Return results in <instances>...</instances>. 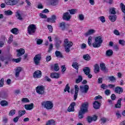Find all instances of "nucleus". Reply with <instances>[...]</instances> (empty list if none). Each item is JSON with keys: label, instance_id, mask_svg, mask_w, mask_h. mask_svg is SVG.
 Here are the masks:
<instances>
[{"label": "nucleus", "instance_id": "1", "mask_svg": "<svg viewBox=\"0 0 125 125\" xmlns=\"http://www.w3.org/2000/svg\"><path fill=\"white\" fill-rule=\"evenodd\" d=\"M88 105L89 104L88 102H85L82 104L81 107H80V110L78 114L79 119H83L85 113L88 112Z\"/></svg>", "mask_w": 125, "mask_h": 125}, {"label": "nucleus", "instance_id": "2", "mask_svg": "<svg viewBox=\"0 0 125 125\" xmlns=\"http://www.w3.org/2000/svg\"><path fill=\"white\" fill-rule=\"evenodd\" d=\"M102 42H103V40H102V37L98 36L95 38V42H94L92 43V45L93 47H94L95 48H97L101 46V44H102Z\"/></svg>", "mask_w": 125, "mask_h": 125}, {"label": "nucleus", "instance_id": "3", "mask_svg": "<svg viewBox=\"0 0 125 125\" xmlns=\"http://www.w3.org/2000/svg\"><path fill=\"white\" fill-rule=\"evenodd\" d=\"M41 105L46 110H51L53 108V103L50 101H44L41 103Z\"/></svg>", "mask_w": 125, "mask_h": 125}, {"label": "nucleus", "instance_id": "4", "mask_svg": "<svg viewBox=\"0 0 125 125\" xmlns=\"http://www.w3.org/2000/svg\"><path fill=\"white\" fill-rule=\"evenodd\" d=\"M64 47L65 49V51L67 52V53H69L70 52V48L72 47L73 46V42H69V39H66L64 41Z\"/></svg>", "mask_w": 125, "mask_h": 125}, {"label": "nucleus", "instance_id": "5", "mask_svg": "<svg viewBox=\"0 0 125 125\" xmlns=\"http://www.w3.org/2000/svg\"><path fill=\"white\" fill-rule=\"evenodd\" d=\"M37 30V27H36V25L35 24H30L27 27V33L29 35H35V33H36V30Z\"/></svg>", "mask_w": 125, "mask_h": 125}, {"label": "nucleus", "instance_id": "6", "mask_svg": "<svg viewBox=\"0 0 125 125\" xmlns=\"http://www.w3.org/2000/svg\"><path fill=\"white\" fill-rule=\"evenodd\" d=\"M41 60H42V55H41L40 54H38L35 55V56L33 59V61L36 66H39V65H40Z\"/></svg>", "mask_w": 125, "mask_h": 125}, {"label": "nucleus", "instance_id": "7", "mask_svg": "<svg viewBox=\"0 0 125 125\" xmlns=\"http://www.w3.org/2000/svg\"><path fill=\"white\" fill-rule=\"evenodd\" d=\"M45 89L44 86L43 85H38L36 88V92L38 93V94H41L42 95L43 93H44V90Z\"/></svg>", "mask_w": 125, "mask_h": 125}, {"label": "nucleus", "instance_id": "8", "mask_svg": "<svg viewBox=\"0 0 125 125\" xmlns=\"http://www.w3.org/2000/svg\"><path fill=\"white\" fill-rule=\"evenodd\" d=\"M80 91L82 93H84V94L87 93L88 90L89 89V86L88 85H84L80 86Z\"/></svg>", "mask_w": 125, "mask_h": 125}, {"label": "nucleus", "instance_id": "9", "mask_svg": "<svg viewBox=\"0 0 125 125\" xmlns=\"http://www.w3.org/2000/svg\"><path fill=\"white\" fill-rule=\"evenodd\" d=\"M22 72V67L20 66L17 67L15 69V76L16 78H19L20 73Z\"/></svg>", "mask_w": 125, "mask_h": 125}, {"label": "nucleus", "instance_id": "10", "mask_svg": "<svg viewBox=\"0 0 125 125\" xmlns=\"http://www.w3.org/2000/svg\"><path fill=\"white\" fill-rule=\"evenodd\" d=\"M55 46L57 49H58L59 47H60V44L62 43V41L57 38V37H56L55 38Z\"/></svg>", "mask_w": 125, "mask_h": 125}, {"label": "nucleus", "instance_id": "11", "mask_svg": "<svg viewBox=\"0 0 125 125\" xmlns=\"http://www.w3.org/2000/svg\"><path fill=\"white\" fill-rule=\"evenodd\" d=\"M75 106H76V103H71L67 109L68 112H75Z\"/></svg>", "mask_w": 125, "mask_h": 125}, {"label": "nucleus", "instance_id": "12", "mask_svg": "<svg viewBox=\"0 0 125 125\" xmlns=\"http://www.w3.org/2000/svg\"><path fill=\"white\" fill-rule=\"evenodd\" d=\"M42 73L41 70H37L33 73V77H34L35 79H39L42 77Z\"/></svg>", "mask_w": 125, "mask_h": 125}, {"label": "nucleus", "instance_id": "13", "mask_svg": "<svg viewBox=\"0 0 125 125\" xmlns=\"http://www.w3.org/2000/svg\"><path fill=\"white\" fill-rule=\"evenodd\" d=\"M75 89V94L74 95V100H77V98H78V93H79V90H80V88L78 85H75L74 86Z\"/></svg>", "mask_w": 125, "mask_h": 125}, {"label": "nucleus", "instance_id": "14", "mask_svg": "<svg viewBox=\"0 0 125 125\" xmlns=\"http://www.w3.org/2000/svg\"><path fill=\"white\" fill-rule=\"evenodd\" d=\"M62 19L66 21H69V20L71 19V15H70L68 12L63 13Z\"/></svg>", "mask_w": 125, "mask_h": 125}, {"label": "nucleus", "instance_id": "15", "mask_svg": "<svg viewBox=\"0 0 125 125\" xmlns=\"http://www.w3.org/2000/svg\"><path fill=\"white\" fill-rule=\"evenodd\" d=\"M20 0H9L7 2V5H16L19 2Z\"/></svg>", "mask_w": 125, "mask_h": 125}, {"label": "nucleus", "instance_id": "16", "mask_svg": "<svg viewBox=\"0 0 125 125\" xmlns=\"http://www.w3.org/2000/svg\"><path fill=\"white\" fill-rule=\"evenodd\" d=\"M97 120V116L96 115L93 116V117L88 116L87 118V121L88 123H91V122Z\"/></svg>", "mask_w": 125, "mask_h": 125}, {"label": "nucleus", "instance_id": "17", "mask_svg": "<svg viewBox=\"0 0 125 125\" xmlns=\"http://www.w3.org/2000/svg\"><path fill=\"white\" fill-rule=\"evenodd\" d=\"M17 52H18L17 54V57H20V56H22V55L25 54V50L23 48H21L20 49L17 50Z\"/></svg>", "mask_w": 125, "mask_h": 125}, {"label": "nucleus", "instance_id": "18", "mask_svg": "<svg viewBox=\"0 0 125 125\" xmlns=\"http://www.w3.org/2000/svg\"><path fill=\"white\" fill-rule=\"evenodd\" d=\"M100 66L101 68V70L104 72V73H107L108 69L106 68V66H105V63L102 62L100 64Z\"/></svg>", "mask_w": 125, "mask_h": 125}, {"label": "nucleus", "instance_id": "19", "mask_svg": "<svg viewBox=\"0 0 125 125\" xmlns=\"http://www.w3.org/2000/svg\"><path fill=\"white\" fill-rule=\"evenodd\" d=\"M56 21V16L53 15L51 18H49L47 20V22H49L50 23H55Z\"/></svg>", "mask_w": 125, "mask_h": 125}, {"label": "nucleus", "instance_id": "20", "mask_svg": "<svg viewBox=\"0 0 125 125\" xmlns=\"http://www.w3.org/2000/svg\"><path fill=\"white\" fill-rule=\"evenodd\" d=\"M115 92L116 93H118L119 94H121V93H123L124 92V89L120 86H116L115 88Z\"/></svg>", "mask_w": 125, "mask_h": 125}, {"label": "nucleus", "instance_id": "21", "mask_svg": "<svg viewBox=\"0 0 125 125\" xmlns=\"http://www.w3.org/2000/svg\"><path fill=\"white\" fill-rule=\"evenodd\" d=\"M50 77L52 79H59V78H60V74L56 72L51 73L50 74Z\"/></svg>", "mask_w": 125, "mask_h": 125}, {"label": "nucleus", "instance_id": "22", "mask_svg": "<svg viewBox=\"0 0 125 125\" xmlns=\"http://www.w3.org/2000/svg\"><path fill=\"white\" fill-rule=\"evenodd\" d=\"M96 31L94 29H89L88 31L84 33L85 37H88V36H90V35H93L94 33H95Z\"/></svg>", "mask_w": 125, "mask_h": 125}, {"label": "nucleus", "instance_id": "23", "mask_svg": "<svg viewBox=\"0 0 125 125\" xmlns=\"http://www.w3.org/2000/svg\"><path fill=\"white\" fill-rule=\"evenodd\" d=\"M100 103H99L97 101H95L93 104V107L94 109H96V110H98L99 108H100Z\"/></svg>", "mask_w": 125, "mask_h": 125}, {"label": "nucleus", "instance_id": "24", "mask_svg": "<svg viewBox=\"0 0 125 125\" xmlns=\"http://www.w3.org/2000/svg\"><path fill=\"white\" fill-rule=\"evenodd\" d=\"M94 72L95 74H98L99 73V71H100V68L99 67V64H95L94 66Z\"/></svg>", "mask_w": 125, "mask_h": 125}, {"label": "nucleus", "instance_id": "25", "mask_svg": "<svg viewBox=\"0 0 125 125\" xmlns=\"http://www.w3.org/2000/svg\"><path fill=\"white\" fill-rule=\"evenodd\" d=\"M24 108L25 109H26V110H32V109L34 108V104L31 103V104H25L24 105Z\"/></svg>", "mask_w": 125, "mask_h": 125}, {"label": "nucleus", "instance_id": "26", "mask_svg": "<svg viewBox=\"0 0 125 125\" xmlns=\"http://www.w3.org/2000/svg\"><path fill=\"white\" fill-rule=\"evenodd\" d=\"M83 72H84L86 76H87V75H89V74H90V68L88 67H85L83 69Z\"/></svg>", "mask_w": 125, "mask_h": 125}, {"label": "nucleus", "instance_id": "27", "mask_svg": "<svg viewBox=\"0 0 125 125\" xmlns=\"http://www.w3.org/2000/svg\"><path fill=\"white\" fill-rule=\"evenodd\" d=\"M122 100H123L122 98L119 99V100L117 101V104L115 105V108H121L122 106Z\"/></svg>", "mask_w": 125, "mask_h": 125}, {"label": "nucleus", "instance_id": "28", "mask_svg": "<svg viewBox=\"0 0 125 125\" xmlns=\"http://www.w3.org/2000/svg\"><path fill=\"white\" fill-rule=\"evenodd\" d=\"M108 19L111 22H115V21L117 20V15H114L112 16H109Z\"/></svg>", "mask_w": 125, "mask_h": 125}, {"label": "nucleus", "instance_id": "29", "mask_svg": "<svg viewBox=\"0 0 125 125\" xmlns=\"http://www.w3.org/2000/svg\"><path fill=\"white\" fill-rule=\"evenodd\" d=\"M55 54L56 57H59V58H63V55L61 53V51H56L55 52Z\"/></svg>", "mask_w": 125, "mask_h": 125}, {"label": "nucleus", "instance_id": "30", "mask_svg": "<svg viewBox=\"0 0 125 125\" xmlns=\"http://www.w3.org/2000/svg\"><path fill=\"white\" fill-rule=\"evenodd\" d=\"M113 53H114V52H113V50L108 49V50H106L105 54H106V56L110 57V56H112V55H113Z\"/></svg>", "mask_w": 125, "mask_h": 125}, {"label": "nucleus", "instance_id": "31", "mask_svg": "<svg viewBox=\"0 0 125 125\" xmlns=\"http://www.w3.org/2000/svg\"><path fill=\"white\" fill-rule=\"evenodd\" d=\"M83 59H84V60H86V61H89V60L91 59V57H90L88 54H86L83 55Z\"/></svg>", "mask_w": 125, "mask_h": 125}, {"label": "nucleus", "instance_id": "32", "mask_svg": "<svg viewBox=\"0 0 125 125\" xmlns=\"http://www.w3.org/2000/svg\"><path fill=\"white\" fill-rule=\"evenodd\" d=\"M60 27L62 31H65L66 30V23L62 22L60 24Z\"/></svg>", "mask_w": 125, "mask_h": 125}, {"label": "nucleus", "instance_id": "33", "mask_svg": "<svg viewBox=\"0 0 125 125\" xmlns=\"http://www.w3.org/2000/svg\"><path fill=\"white\" fill-rule=\"evenodd\" d=\"M0 104L1 106L4 107V106H8V102L5 100H2L0 102Z\"/></svg>", "mask_w": 125, "mask_h": 125}, {"label": "nucleus", "instance_id": "34", "mask_svg": "<svg viewBox=\"0 0 125 125\" xmlns=\"http://www.w3.org/2000/svg\"><path fill=\"white\" fill-rule=\"evenodd\" d=\"M11 33L14 34V35H18L19 31H18V29L17 28H14L11 30Z\"/></svg>", "mask_w": 125, "mask_h": 125}, {"label": "nucleus", "instance_id": "35", "mask_svg": "<svg viewBox=\"0 0 125 125\" xmlns=\"http://www.w3.org/2000/svg\"><path fill=\"white\" fill-rule=\"evenodd\" d=\"M73 68L76 69V70H79V63L77 62H73L72 65Z\"/></svg>", "mask_w": 125, "mask_h": 125}, {"label": "nucleus", "instance_id": "36", "mask_svg": "<svg viewBox=\"0 0 125 125\" xmlns=\"http://www.w3.org/2000/svg\"><path fill=\"white\" fill-rule=\"evenodd\" d=\"M46 125H55V121L50 120L46 123Z\"/></svg>", "mask_w": 125, "mask_h": 125}, {"label": "nucleus", "instance_id": "37", "mask_svg": "<svg viewBox=\"0 0 125 125\" xmlns=\"http://www.w3.org/2000/svg\"><path fill=\"white\" fill-rule=\"evenodd\" d=\"M82 81H83V76H82V75H79L78 79L76 80V83H81V82H82Z\"/></svg>", "mask_w": 125, "mask_h": 125}, {"label": "nucleus", "instance_id": "38", "mask_svg": "<svg viewBox=\"0 0 125 125\" xmlns=\"http://www.w3.org/2000/svg\"><path fill=\"white\" fill-rule=\"evenodd\" d=\"M4 13L7 16H9L10 15H12V14H13V12H12V11L11 10L5 11Z\"/></svg>", "mask_w": 125, "mask_h": 125}, {"label": "nucleus", "instance_id": "39", "mask_svg": "<svg viewBox=\"0 0 125 125\" xmlns=\"http://www.w3.org/2000/svg\"><path fill=\"white\" fill-rule=\"evenodd\" d=\"M26 114V110H19V117L21 118V116L25 115Z\"/></svg>", "mask_w": 125, "mask_h": 125}, {"label": "nucleus", "instance_id": "40", "mask_svg": "<svg viewBox=\"0 0 125 125\" xmlns=\"http://www.w3.org/2000/svg\"><path fill=\"white\" fill-rule=\"evenodd\" d=\"M120 8L121 9V10L123 13L125 15V5L123 3H120Z\"/></svg>", "mask_w": 125, "mask_h": 125}, {"label": "nucleus", "instance_id": "41", "mask_svg": "<svg viewBox=\"0 0 125 125\" xmlns=\"http://www.w3.org/2000/svg\"><path fill=\"white\" fill-rule=\"evenodd\" d=\"M15 113H16V110L15 109H12L10 111L9 113V116H10L11 117H13L15 115Z\"/></svg>", "mask_w": 125, "mask_h": 125}, {"label": "nucleus", "instance_id": "42", "mask_svg": "<svg viewBox=\"0 0 125 125\" xmlns=\"http://www.w3.org/2000/svg\"><path fill=\"white\" fill-rule=\"evenodd\" d=\"M60 69V67H59V65H58V63H55L54 67V70L55 71V72H58Z\"/></svg>", "mask_w": 125, "mask_h": 125}, {"label": "nucleus", "instance_id": "43", "mask_svg": "<svg viewBox=\"0 0 125 125\" xmlns=\"http://www.w3.org/2000/svg\"><path fill=\"white\" fill-rule=\"evenodd\" d=\"M16 17L19 20H23L22 16H21V14H20L18 12H16Z\"/></svg>", "mask_w": 125, "mask_h": 125}, {"label": "nucleus", "instance_id": "44", "mask_svg": "<svg viewBox=\"0 0 125 125\" xmlns=\"http://www.w3.org/2000/svg\"><path fill=\"white\" fill-rule=\"evenodd\" d=\"M109 13L110 14H113L114 15H115V14H116L117 13L115 8H110L109 9Z\"/></svg>", "mask_w": 125, "mask_h": 125}, {"label": "nucleus", "instance_id": "45", "mask_svg": "<svg viewBox=\"0 0 125 125\" xmlns=\"http://www.w3.org/2000/svg\"><path fill=\"white\" fill-rule=\"evenodd\" d=\"M91 42H92V36H89L88 38V44L89 46H91L92 45Z\"/></svg>", "mask_w": 125, "mask_h": 125}, {"label": "nucleus", "instance_id": "46", "mask_svg": "<svg viewBox=\"0 0 125 125\" xmlns=\"http://www.w3.org/2000/svg\"><path fill=\"white\" fill-rule=\"evenodd\" d=\"M64 92H68L70 93V86H69V84H67L65 86V88L64 89Z\"/></svg>", "mask_w": 125, "mask_h": 125}, {"label": "nucleus", "instance_id": "47", "mask_svg": "<svg viewBox=\"0 0 125 125\" xmlns=\"http://www.w3.org/2000/svg\"><path fill=\"white\" fill-rule=\"evenodd\" d=\"M108 79L110 82H112V83L116 82V78L113 76L108 77Z\"/></svg>", "mask_w": 125, "mask_h": 125}, {"label": "nucleus", "instance_id": "48", "mask_svg": "<svg viewBox=\"0 0 125 125\" xmlns=\"http://www.w3.org/2000/svg\"><path fill=\"white\" fill-rule=\"evenodd\" d=\"M0 97L3 99H5L7 97V94L5 93H2L0 95Z\"/></svg>", "mask_w": 125, "mask_h": 125}, {"label": "nucleus", "instance_id": "49", "mask_svg": "<svg viewBox=\"0 0 125 125\" xmlns=\"http://www.w3.org/2000/svg\"><path fill=\"white\" fill-rule=\"evenodd\" d=\"M21 59H22V58L20 57L18 59H13L12 60V61H13V62H15L16 63H19V62L21 61Z\"/></svg>", "mask_w": 125, "mask_h": 125}, {"label": "nucleus", "instance_id": "50", "mask_svg": "<svg viewBox=\"0 0 125 125\" xmlns=\"http://www.w3.org/2000/svg\"><path fill=\"white\" fill-rule=\"evenodd\" d=\"M77 11H78V10L76 9H72L69 10V12L70 14H75V13H77Z\"/></svg>", "mask_w": 125, "mask_h": 125}, {"label": "nucleus", "instance_id": "51", "mask_svg": "<svg viewBox=\"0 0 125 125\" xmlns=\"http://www.w3.org/2000/svg\"><path fill=\"white\" fill-rule=\"evenodd\" d=\"M99 19L100 20V21H101L102 23H105V22H106V20H105V17L104 16L99 17Z\"/></svg>", "mask_w": 125, "mask_h": 125}, {"label": "nucleus", "instance_id": "52", "mask_svg": "<svg viewBox=\"0 0 125 125\" xmlns=\"http://www.w3.org/2000/svg\"><path fill=\"white\" fill-rule=\"evenodd\" d=\"M78 18L81 21H83L84 20V16H83V14H80L79 15Z\"/></svg>", "mask_w": 125, "mask_h": 125}, {"label": "nucleus", "instance_id": "53", "mask_svg": "<svg viewBox=\"0 0 125 125\" xmlns=\"http://www.w3.org/2000/svg\"><path fill=\"white\" fill-rule=\"evenodd\" d=\"M21 102H23V103H27L28 102H30V101L28 98H23L21 99Z\"/></svg>", "mask_w": 125, "mask_h": 125}, {"label": "nucleus", "instance_id": "54", "mask_svg": "<svg viewBox=\"0 0 125 125\" xmlns=\"http://www.w3.org/2000/svg\"><path fill=\"white\" fill-rule=\"evenodd\" d=\"M4 84V79L3 78H1L0 80V87H2L3 86V84Z\"/></svg>", "mask_w": 125, "mask_h": 125}, {"label": "nucleus", "instance_id": "55", "mask_svg": "<svg viewBox=\"0 0 125 125\" xmlns=\"http://www.w3.org/2000/svg\"><path fill=\"white\" fill-rule=\"evenodd\" d=\"M104 94L105 95L109 96L111 94V90L110 89H106L104 91Z\"/></svg>", "mask_w": 125, "mask_h": 125}, {"label": "nucleus", "instance_id": "56", "mask_svg": "<svg viewBox=\"0 0 125 125\" xmlns=\"http://www.w3.org/2000/svg\"><path fill=\"white\" fill-rule=\"evenodd\" d=\"M119 42L123 46H124V45H125V41L124 40H120Z\"/></svg>", "mask_w": 125, "mask_h": 125}, {"label": "nucleus", "instance_id": "57", "mask_svg": "<svg viewBox=\"0 0 125 125\" xmlns=\"http://www.w3.org/2000/svg\"><path fill=\"white\" fill-rule=\"evenodd\" d=\"M101 88H103V89H107L108 85H106L105 83H104L101 85Z\"/></svg>", "mask_w": 125, "mask_h": 125}, {"label": "nucleus", "instance_id": "58", "mask_svg": "<svg viewBox=\"0 0 125 125\" xmlns=\"http://www.w3.org/2000/svg\"><path fill=\"white\" fill-rule=\"evenodd\" d=\"M40 17H41V18H42L44 19H46V18H47V17L46 16V15L42 13L40 14Z\"/></svg>", "mask_w": 125, "mask_h": 125}, {"label": "nucleus", "instance_id": "59", "mask_svg": "<svg viewBox=\"0 0 125 125\" xmlns=\"http://www.w3.org/2000/svg\"><path fill=\"white\" fill-rule=\"evenodd\" d=\"M43 41L42 40V39H38L37 41V44H42V43Z\"/></svg>", "mask_w": 125, "mask_h": 125}, {"label": "nucleus", "instance_id": "60", "mask_svg": "<svg viewBox=\"0 0 125 125\" xmlns=\"http://www.w3.org/2000/svg\"><path fill=\"white\" fill-rule=\"evenodd\" d=\"M44 80L46 81V82H48V83H50V82H51V79H50L48 76H45Z\"/></svg>", "mask_w": 125, "mask_h": 125}, {"label": "nucleus", "instance_id": "61", "mask_svg": "<svg viewBox=\"0 0 125 125\" xmlns=\"http://www.w3.org/2000/svg\"><path fill=\"white\" fill-rule=\"evenodd\" d=\"M6 40V38H5V36L4 35H2L1 36V42H5V41Z\"/></svg>", "mask_w": 125, "mask_h": 125}, {"label": "nucleus", "instance_id": "62", "mask_svg": "<svg viewBox=\"0 0 125 125\" xmlns=\"http://www.w3.org/2000/svg\"><path fill=\"white\" fill-rule=\"evenodd\" d=\"M51 60V56H47L46 57V62H49Z\"/></svg>", "mask_w": 125, "mask_h": 125}, {"label": "nucleus", "instance_id": "63", "mask_svg": "<svg viewBox=\"0 0 125 125\" xmlns=\"http://www.w3.org/2000/svg\"><path fill=\"white\" fill-rule=\"evenodd\" d=\"M52 2L53 5L58 4V0H52Z\"/></svg>", "mask_w": 125, "mask_h": 125}, {"label": "nucleus", "instance_id": "64", "mask_svg": "<svg viewBox=\"0 0 125 125\" xmlns=\"http://www.w3.org/2000/svg\"><path fill=\"white\" fill-rule=\"evenodd\" d=\"M19 116H17L15 118L13 119V122L14 123H17L18 121L19 120Z\"/></svg>", "mask_w": 125, "mask_h": 125}]
</instances>
